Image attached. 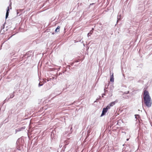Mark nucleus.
I'll list each match as a JSON object with an SVG mask.
<instances>
[{
    "label": "nucleus",
    "mask_w": 152,
    "mask_h": 152,
    "mask_svg": "<svg viewBox=\"0 0 152 152\" xmlns=\"http://www.w3.org/2000/svg\"><path fill=\"white\" fill-rule=\"evenodd\" d=\"M143 98L145 105L148 107H150L152 105V100L148 92L146 90L144 91Z\"/></svg>",
    "instance_id": "nucleus-1"
},
{
    "label": "nucleus",
    "mask_w": 152,
    "mask_h": 152,
    "mask_svg": "<svg viewBox=\"0 0 152 152\" xmlns=\"http://www.w3.org/2000/svg\"><path fill=\"white\" fill-rule=\"evenodd\" d=\"M107 88L108 89L110 88V90H113V85H108L107 86V87L106 88V86H105V88L104 89V93L103 94H102V97H103V96H105L106 95L105 94L106 93V92L107 91V90H106Z\"/></svg>",
    "instance_id": "nucleus-2"
},
{
    "label": "nucleus",
    "mask_w": 152,
    "mask_h": 152,
    "mask_svg": "<svg viewBox=\"0 0 152 152\" xmlns=\"http://www.w3.org/2000/svg\"><path fill=\"white\" fill-rule=\"evenodd\" d=\"M14 92L10 94V97L9 98H7L4 101V103H5L6 101H8L10 99L12 98L15 96L14 94Z\"/></svg>",
    "instance_id": "nucleus-3"
},
{
    "label": "nucleus",
    "mask_w": 152,
    "mask_h": 152,
    "mask_svg": "<svg viewBox=\"0 0 152 152\" xmlns=\"http://www.w3.org/2000/svg\"><path fill=\"white\" fill-rule=\"evenodd\" d=\"M108 110V109L106 107L104 108L103 109L102 112L100 116L102 117L107 112Z\"/></svg>",
    "instance_id": "nucleus-4"
},
{
    "label": "nucleus",
    "mask_w": 152,
    "mask_h": 152,
    "mask_svg": "<svg viewBox=\"0 0 152 152\" xmlns=\"http://www.w3.org/2000/svg\"><path fill=\"white\" fill-rule=\"evenodd\" d=\"M115 104V102H113L111 103H110L107 107V108L108 109L110 108L111 107H112Z\"/></svg>",
    "instance_id": "nucleus-5"
},
{
    "label": "nucleus",
    "mask_w": 152,
    "mask_h": 152,
    "mask_svg": "<svg viewBox=\"0 0 152 152\" xmlns=\"http://www.w3.org/2000/svg\"><path fill=\"white\" fill-rule=\"evenodd\" d=\"M25 128V126H23L20 128H18L15 130L16 133L24 130Z\"/></svg>",
    "instance_id": "nucleus-6"
},
{
    "label": "nucleus",
    "mask_w": 152,
    "mask_h": 152,
    "mask_svg": "<svg viewBox=\"0 0 152 152\" xmlns=\"http://www.w3.org/2000/svg\"><path fill=\"white\" fill-rule=\"evenodd\" d=\"M69 69V66H66V69H65L64 68V69L63 70L62 73L63 74V75H64V74L65 72L66 71L67 69Z\"/></svg>",
    "instance_id": "nucleus-7"
},
{
    "label": "nucleus",
    "mask_w": 152,
    "mask_h": 152,
    "mask_svg": "<svg viewBox=\"0 0 152 152\" xmlns=\"http://www.w3.org/2000/svg\"><path fill=\"white\" fill-rule=\"evenodd\" d=\"M111 73H110V81L111 82H113L114 81V79L113 78V73H112L111 75Z\"/></svg>",
    "instance_id": "nucleus-8"
},
{
    "label": "nucleus",
    "mask_w": 152,
    "mask_h": 152,
    "mask_svg": "<svg viewBox=\"0 0 152 152\" xmlns=\"http://www.w3.org/2000/svg\"><path fill=\"white\" fill-rule=\"evenodd\" d=\"M147 1H145V3H146V4L145 5V7H146L147 5H148L149 4L151 3V0H146Z\"/></svg>",
    "instance_id": "nucleus-9"
},
{
    "label": "nucleus",
    "mask_w": 152,
    "mask_h": 152,
    "mask_svg": "<svg viewBox=\"0 0 152 152\" xmlns=\"http://www.w3.org/2000/svg\"><path fill=\"white\" fill-rule=\"evenodd\" d=\"M63 74L62 72H59L58 73V74H57L56 76H59V77L61 78H61H62V77H63Z\"/></svg>",
    "instance_id": "nucleus-10"
},
{
    "label": "nucleus",
    "mask_w": 152,
    "mask_h": 152,
    "mask_svg": "<svg viewBox=\"0 0 152 152\" xmlns=\"http://www.w3.org/2000/svg\"><path fill=\"white\" fill-rule=\"evenodd\" d=\"M60 26H58L55 30V32H58L59 31Z\"/></svg>",
    "instance_id": "nucleus-11"
},
{
    "label": "nucleus",
    "mask_w": 152,
    "mask_h": 152,
    "mask_svg": "<svg viewBox=\"0 0 152 152\" xmlns=\"http://www.w3.org/2000/svg\"><path fill=\"white\" fill-rule=\"evenodd\" d=\"M9 10H7L6 13V16H5L6 19H7L8 18V16L9 15Z\"/></svg>",
    "instance_id": "nucleus-12"
},
{
    "label": "nucleus",
    "mask_w": 152,
    "mask_h": 152,
    "mask_svg": "<svg viewBox=\"0 0 152 152\" xmlns=\"http://www.w3.org/2000/svg\"><path fill=\"white\" fill-rule=\"evenodd\" d=\"M28 54L29 53H27L24 55V56L25 57V58H28V57L30 56V55H28Z\"/></svg>",
    "instance_id": "nucleus-13"
},
{
    "label": "nucleus",
    "mask_w": 152,
    "mask_h": 152,
    "mask_svg": "<svg viewBox=\"0 0 152 152\" xmlns=\"http://www.w3.org/2000/svg\"><path fill=\"white\" fill-rule=\"evenodd\" d=\"M21 11V10H17V16H20L21 15V14H19V11Z\"/></svg>",
    "instance_id": "nucleus-14"
},
{
    "label": "nucleus",
    "mask_w": 152,
    "mask_h": 152,
    "mask_svg": "<svg viewBox=\"0 0 152 152\" xmlns=\"http://www.w3.org/2000/svg\"><path fill=\"white\" fill-rule=\"evenodd\" d=\"M44 84V83H43L42 82H40L38 84V86L39 87L42 86Z\"/></svg>",
    "instance_id": "nucleus-15"
},
{
    "label": "nucleus",
    "mask_w": 152,
    "mask_h": 152,
    "mask_svg": "<svg viewBox=\"0 0 152 152\" xmlns=\"http://www.w3.org/2000/svg\"><path fill=\"white\" fill-rule=\"evenodd\" d=\"M121 20V15H118L117 16V22H118V20Z\"/></svg>",
    "instance_id": "nucleus-16"
},
{
    "label": "nucleus",
    "mask_w": 152,
    "mask_h": 152,
    "mask_svg": "<svg viewBox=\"0 0 152 152\" xmlns=\"http://www.w3.org/2000/svg\"><path fill=\"white\" fill-rule=\"evenodd\" d=\"M11 2L10 3V5H9V6L8 7H7V10H9V11L10 10V8H9V7H10V9H11Z\"/></svg>",
    "instance_id": "nucleus-17"
},
{
    "label": "nucleus",
    "mask_w": 152,
    "mask_h": 152,
    "mask_svg": "<svg viewBox=\"0 0 152 152\" xmlns=\"http://www.w3.org/2000/svg\"><path fill=\"white\" fill-rule=\"evenodd\" d=\"M112 95V92L111 91L110 92H109V96L108 97H110Z\"/></svg>",
    "instance_id": "nucleus-18"
},
{
    "label": "nucleus",
    "mask_w": 152,
    "mask_h": 152,
    "mask_svg": "<svg viewBox=\"0 0 152 152\" xmlns=\"http://www.w3.org/2000/svg\"><path fill=\"white\" fill-rule=\"evenodd\" d=\"M92 34V33H91V32L88 33L87 34V36H88V37H89Z\"/></svg>",
    "instance_id": "nucleus-19"
},
{
    "label": "nucleus",
    "mask_w": 152,
    "mask_h": 152,
    "mask_svg": "<svg viewBox=\"0 0 152 152\" xmlns=\"http://www.w3.org/2000/svg\"><path fill=\"white\" fill-rule=\"evenodd\" d=\"M64 143L65 144V146H66V145H68L69 143H67V142L65 141L64 142Z\"/></svg>",
    "instance_id": "nucleus-20"
},
{
    "label": "nucleus",
    "mask_w": 152,
    "mask_h": 152,
    "mask_svg": "<svg viewBox=\"0 0 152 152\" xmlns=\"http://www.w3.org/2000/svg\"><path fill=\"white\" fill-rule=\"evenodd\" d=\"M4 25H3V26H1V29H4Z\"/></svg>",
    "instance_id": "nucleus-21"
},
{
    "label": "nucleus",
    "mask_w": 152,
    "mask_h": 152,
    "mask_svg": "<svg viewBox=\"0 0 152 152\" xmlns=\"http://www.w3.org/2000/svg\"><path fill=\"white\" fill-rule=\"evenodd\" d=\"M135 118H136V116H139V115H135Z\"/></svg>",
    "instance_id": "nucleus-22"
},
{
    "label": "nucleus",
    "mask_w": 152,
    "mask_h": 152,
    "mask_svg": "<svg viewBox=\"0 0 152 152\" xmlns=\"http://www.w3.org/2000/svg\"><path fill=\"white\" fill-rule=\"evenodd\" d=\"M90 32H91V33H93V31L92 30H91L90 31Z\"/></svg>",
    "instance_id": "nucleus-23"
},
{
    "label": "nucleus",
    "mask_w": 152,
    "mask_h": 152,
    "mask_svg": "<svg viewBox=\"0 0 152 152\" xmlns=\"http://www.w3.org/2000/svg\"><path fill=\"white\" fill-rule=\"evenodd\" d=\"M94 4V3H92V4H90V5H93V4Z\"/></svg>",
    "instance_id": "nucleus-24"
},
{
    "label": "nucleus",
    "mask_w": 152,
    "mask_h": 152,
    "mask_svg": "<svg viewBox=\"0 0 152 152\" xmlns=\"http://www.w3.org/2000/svg\"><path fill=\"white\" fill-rule=\"evenodd\" d=\"M94 30V28H92V29L91 30H92H92L93 31Z\"/></svg>",
    "instance_id": "nucleus-25"
},
{
    "label": "nucleus",
    "mask_w": 152,
    "mask_h": 152,
    "mask_svg": "<svg viewBox=\"0 0 152 152\" xmlns=\"http://www.w3.org/2000/svg\"><path fill=\"white\" fill-rule=\"evenodd\" d=\"M129 140V139H126V140H127V141H128V140Z\"/></svg>",
    "instance_id": "nucleus-26"
},
{
    "label": "nucleus",
    "mask_w": 152,
    "mask_h": 152,
    "mask_svg": "<svg viewBox=\"0 0 152 152\" xmlns=\"http://www.w3.org/2000/svg\"><path fill=\"white\" fill-rule=\"evenodd\" d=\"M72 129V128L71 127L70 128V130H71V129Z\"/></svg>",
    "instance_id": "nucleus-27"
},
{
    "label": "nucleus",
    "mask_w": 152,
    "mask_h": 152,
    "mask_svg": "<svg viewBox=\"0 0 152 152\" xmlns=\"http://www.w3.org/2000/svg\"><path fill=\"white\" fill-rule=\"evenodd\" d=\"M129 93V91H128V92H127V94L128 93Z\"/></svg>",
    "instance_id": "nucleus-28"
}]
</instances>
